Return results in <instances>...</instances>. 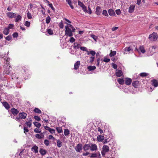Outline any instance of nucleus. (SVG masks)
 Here are the masks:
<instances>
[{
  "label": "nucleus",
  "instance_id": "1",
  "mask_svg": "<svg viewBox=\"0 0 158 158\" xmlns=\"http://www.w3.org/2000/svg\"><path fill=\"white\" fill-rule=\"evenodd\" d=\"M158 38V35L157 33L153 32L152 33L150 34L148 38L150 40L155 41L157 40Z\"/></svg>",
  "mask_w": 158,
  "mask_h": 158
},
{
  "label": "nucleus",
  "instance_id": "2",
  "mask_svg": "<svg viewBox=\"0 0 158 158\" xmlns=\"http://www.w3.org/2000/svg\"><path fill=\"white\" fill-rule=\"evenodd\" d=\"M76 151L78 152H80L82 149V145L81 143H79L75 148Z\"/></svg>",
  "mask_w": 158,
  "mask_h": 158
},
{
  "label": "nucleus",
  "instance_id": "3",
  "mask_svg": "<svg viewBox=\"0 0 158 158\" xmlns=\"http://www.w3.org/2000/svg\"><path fill=\"white\" fill-rule=\"evenodd\" d=\"M80 72H81V74H85L86 73L88 74L92 73L94 70H88V71H86V70H80Z\"/></svg>",
  "mask_w": 158,
  "mask_h": 158
},
{
  "label": "nucleus",
  "instance_id": "4",
  "mask_svg": "<svg viewBox=\"0 0 158 158\" xmlns=\"http://www.w3.org/2000/svg\"><path fill=\"white\" fill-rule=\"evenodd\" d=\"M12 114L14 116L17 115L19 113V110L14 108H12L10 110Z\"/></svg>",
  "mask_w": 158,
  "mask_h": 158
},
{
  "label": "nucleus",
  "instance_id": "5",
  "mask_svg": "<svg viewBox=\"0 0 158 158\" xmlns=\"http://www.w3.org/2000/svg\"><path fill=\"white\" fill-rule=\"evenodd\" d=\"M65 35H67L70 37H71L73 35L72 31L70 29H68L65 31Z\"/></svg>",
  "mask_w": 158,
  "mask_h": 158
},
{
  "label": "nucleus",
  "instance_id": "6",
  "mask_svg": "<svg viewBox=\"0 0 158 158\" xmlns=\"http://www.w3.org/2000/svg\"><path fill=\"white\" fill-rule=\"evenodd\" d=\"M19 116L21 119H25L27 117V114L24 112L20 113L19 114Z\"/></svg>",
  "mask_w": 158,
  "mask_h": 158
},
{
  "label": "nucleus",
  "instance_id": "7",
  "mask_svg": "<svg viewBox=\"0 0 158 158\" xmlns=\"http://www.w3.org/2000/svg\"><path fill=\"white\" fill-rule=\"evenodd\" d=\"M7 15L10 18H14L16 17V14L12 12H8L7 13Z\"/></svg>",
  "mask_w": 158,
  "mask_h": 158
},
{
  "label": "nucleus",
  "instance_id": "8",
  "mask_svg": "<svg viewBox=\"0 0 158 158\" xmlns=\"http://www.w3.org/2000/svg\"><path fill=\"white\" fill-rule=\"evenodd\" d=\"M116 76L117 77H120L123 75V73L121 70H116Z\"/></svg>",
  "mask_w": 158,
  "mask_h": 158
},
{
  "label": "nucleus",
  "instance_id": "9",
  "mask_svg": "<svg viewBox=\"0 0 158 158\" xmlns=\"http://www.w3.org/2000/svg\"><path fill=\"white\" fill-rule=\"evenodd\" d=\"M135 47V45H131L128 47H127L125 48L124 49V51L125 52H129L130 51H132L134 48L133 47Z\"/></svg>",
  "mask_w": 158,
  "mask_h": 158
},
{
  "label": "nucleus",
  "instance_id": "10",
  "mask_svg": "<svg viewBox=\"0 0 158 158\" xmlns=\"http://www.w3.org/2000/svg\"><path fill=\"white\" fill-rule=\"evenodd\" d=\"M151 82H152V85L154 86L155 87L157 86L158 85V82L157 80L156 79L152 80L151 81Z\"/></svg>",
  "mask_w": 158,
  "mask_h": 158
},
{
  "label": "nucleus",
  "instance_id": "11",
  "mask_svg": "<svg viewBox=\"0 0 158 158\" xmlns=\"http://www.w3.org/2000/svg\"><path fill=\"white\" fill-rule=\"evenodd\" d=\"M102 150L105 152H107L109 151V148L108 146L104 145L102 147Z\"/></svg>",
  "mask_w": 158,
  "mask_h": 158
},
{
  "label": "nucleus",
  "instance_id": "12",
  "mask_svg": "<svg viewBox=\"0 0 158 158\" xmlns=\"http://www.w3.org/2000/svg\"><path fill=\"white\" fill-rule=\"evenodd\" d=\"M90 150L92 151H95L97 150V147L96 144H91L90 145Z\"/></svg>",
  "mask_w": 158,
  "mask_h": 158
},
{
  "label": "nucleus",
  "instance_id": "13",
  "mask_svg": "<svg viewBox=\"0 0 158 158\" xmlns=\"http://www.w3.org/2000/svg\"><path fill=\"white\" fill-rule=\"evenodd\" d=\"M132 82V80L131 79L129 78H126L125 79V83L127 85H129L131 84Z\"/></svg>",
  "mask_w": 158,
  "mask_h": 158
},
{
  "label": "nucleus",
  "instance_id": "14",
  "mask_svg": "<svg viewBox=\"0 0 158 158\" xmlns=\"http://www.w3.org/2000/svg\"><path fill=\"white\" fill-rule=\"evenodd\" d=\"M38 147L36 145H35L32 148L31 150L32 151H33L35 153H36L38 152Z\"/></svg>",
  "mask_w": 158,
  "mask_h": 158
},
{
  "label": "nucleus",
  "instance_id": "15",
  "mask_svg": "<svg viewBox=\"0 0 158 158\" xmlns=\"http://www.w3.org/2000/svg\"><path fill=\"white\" fill-rule=\"evenodd\" d=\"M83 148L85 151H86L90 148V145L89 144H85L83 146Z\"/></svg>",
  "mask_w": 158,
  "mask_h": 158
},
{
  "label": "nucleus",
  "instance_id": "16",
  "mask_svg": "<svg viewBox=\"0 0 158 158\" xmlns=\"http://www.w3.org/2000/svg\"><path fill=\"white\" fill-rule=\"evenodd\" d=\"M104 139V137L103 135H99L97 137V139L98 141L99 142H102Z\"/></svg>",
  "mask_w": 158,
  "mask_h": 158
},
{
  "label": "nucleus",
  "instance_id": "17",
  "mask_svg": "<svg viewBox=\"0 0 158 158\" xmlns=\"http://www.w3.org/2000/svg\"><path fill=\"white\" fill-rule=\"evenodd\" d=\"M102 11V10L99 6H97L96 8V13L98 15H100Z\"/></svg>",
  "mask_w": 158,
  "mask_h": 158
},
{
  "label": "nucleus",
  "instance_id": "18",
  "mask_svg": "<svg viewBox=\"0 0 158 158\" xmlns=\"http://www.w3.org/2000/svg\"><path fill=\"white\" fill-rule=\"evenodd\" d=\"M39 152L42 155L44 156L46 153L47 151L41 148L40 149Z\"/></svg>",
  "mask_w": 158,
  "mask_h": 158
},
{
  "label": "nucleus",
  "instance_id": "19",
  "mask_svg": "<svg viewBox=\"0 0 158 158\" xmlns=\"http://www.w3.org/2000/svg\"><path fill=\"white\" fill-rule=\"evenodd\" d=\"M135 7V6L134 5L131 6L129 8V12L130 13H132L134 10Z\"/></svg>",
  "mask_w": 158,
  "mask_h": 158
},
{
  "label": "nucleus",
  "instance_id": "20",
  "mask_svg": "<svg viewBox=\"0 0 158 158\" xmlns=\"http://www.w3.org/2000/svg\"><path fill=\"white\" fill-rule=\"evenodd\" d=\"M80 64L79 61H77L74 64V69H77L79 68Z\"/></svg>",
  "mask_w": 158,
  "mask_h": 158
},
{
  "label": "nucleus",
  "instance_id": "21",
  "mask_svg": "<svg viewBox=\"0 0 158 158\" xmlns=\"http://www.w3.org/2000/svg\"><path fill=\"white\" fill-rule=\"evenodd\" d=\"M2 104L6 109L8 110L10 108V105L7 102H3Z\"/></svg>",
  "mask_w": 158,
  "mask_h": 158
},
{
  "label": "nucleus",
  "instance_id": "22",
  "mask_svg": "<svg viewBox=\"0 0 158 158\" xmlns=\"http://www.w3.org/2000/svg\"><path fill=\"white\" fill-rule=\"evenodd\" d=\"M139 84V81H134L132 83V85L135 88H137Z\"/></svg>",
  "mask_w": 158,
  "mask_h": 158
},
{
  "label": "nucleus",
  "instance_id": "23",
  "mask_svg": "<svg viewBox=\"0 0 158 158\" xmlns=\"http://www.w3.org/2000/svg\"><path fill=\"white\" fill-rule=\"evenodd\" d=\"M108 13L109 15L111 16L114 15H115V13L114 11L112 9H110L109 10Z\"/></svg>",
  "mask_w": 158,
  "mask_h": 158
},
{
  "label": "nucleus",
  "instance_id": "24",
  "mask_svg": "<svg viewBox=\"0 0 158 158\" xmlns=\"http://www.w3.org/2000/svg\"><path fill=\"white\" fill-rule=\"evenodd\" d=\"M81 46V45L79 44H77V43H74V44L73 48L74 49H77L80 48Z\"/></svg>",
  "mask_w": 158,
  "mask_h": 158
},
{
  "label": "nucleus",
  "instance_id": "25",
  "mask_svg": "<svg viewBox=\"0 0 158 158\" xmlns=\"http://www.w3.org/2000/svg\"><path fill=\"white\" fill-rule=\"evenodd\" d=\"M35 137L38 139H40L42 138L44 136L43 133H41L40 134H37L35 135Z\"/></svg>",
  "mask_w": 158,
  "mask_h": 158
},
{
  "label": "nucleus",
  "instance_id": "26",
  "mask_svg": "<svg viewBox=\"0 0 158 158\" xmlns=\"http://www.w3.org/2000/svg\"><path fill=\"white\" fill-rule=\"evenodd\" d=\"M9 29L8 28H5L3 31V33L4 34H5L6 35H8L9 32Z\"/></svg>",
  "mask_w": 158,
  "mask_h": 158
},
{
  "label": "nucleus",
  "instance_id": "27",
  "mask_svg": "<svg viewBox=\"0 0 158 158\" xmlns=\"http://www.w3.org/2000/svg\"><path fill=\"white\" fill-rule=\"evenodd\" d=\"M118 82L120 85H123L124 83V81L123 79L118 78L117 80Z\"/></svg>",
  "mask_w": 158,
  "mask_h": 158
},
{
  "label": "nucleus",
  "instance_id": "28",
  "mask_svg": "<svg viewBox=\"0 0 158 158\" xmlns=\"http://www.w3.org/2000/svg\"><path fill=\"white\" fill-rule=\"evenodd\" d=\"M68 4L70 6L72 9L74 8L72 4L71 0H66Z\"/></svg>",
  "mask_w": 158,
  "mask_h": 158
},
{
  "label": "nucleus",
  "instance_id": "29",
  "mask_svg": "<svg viewBox=\"0 0 158 158\" xmlns=\"http://www.w3.org/2000/svg\"><path fill=\"white\" fill-rule=\"evenodd\" d=\"M139 50L142 53H144L145 52L144 47L143 46H140Z\"/></svg>",
  "mask_w": 158,
  "mask_h": 158
},
{
  "label": "nucleus",
  "instance_id": "30",
  "mask_svg": "<svg viewBox=\"0 0 158 158\" xmlns=\"http://www.w3.org/2000/svg\"><path fill=\"white\" fill-rule=\"evenodd\" d=\"M34 125L38 128H39L41 126V124L40 123L36 122H35L33 123Z\"/></svg>",
  "mask_w": 158,
  "mask_h": 158
},
{
  "label": "nucleus",
  "instance_id": "31",
  "mask_svg": "<svg viewBox=\"0 0 158 158\" xmlns=\"http://www.w3.org/2000/svg\"><path fill=\"white\" fill-rule=\"evenodd\" d=\"M116 52L115 51H112L111 50L109 55L110 56L112 57L114 56L116 54Z\"/></svg>",
  "mask_w": 158,
  "mask_h": 158
},
{
  "label": "nucleus",
  "instance_id": "32",
  "mask_svg": "<svg viewBox=\"0 0 158 158\" xmlns=\"http://www.w3.org/2000/svg\"><path fill=\"white\" fill-rule=\"evenodd\" d=\"M56 129L58 133H61L63 131L61 127H56Z\"/></svg>",
  "mask_w": 158,
  "mask_h": 158
},
{
  "label": "nucleus",
  "instance_id": "33",
  "mask_svg": "<svg viewBox=\"0 0 158 158\" xmlns=\"http://www.w3.org/2000/svg\"><path fill=\"white\" fill-rule=\"evenodd\" d=\"M34 112H35L36 113H37L38 114H41V111L38 108H35L34 110Z\"/></svg>",
  "mask_w": 158,
  "mask_h": 158
},
{
  "label": "nucleus",
  "instance_id": "34",
  "mask_svg": "<svg viewBox=\"0 0 158 158\" xmlns=\"http://www.w3.org/2000/svg\"><path fill=\"white\" fill-rule=\"evenodd\" d=\"M64 134L65 135L67 136L69 134V131L68 129H65L64 130Z\"/></svg>",
  "mask_w": 158,
  "mask_h": 158
},
{
  "label": "nucleus",
  "instance_id": "35",
  "mask_svg": "<svg viewBox=\"0 0 158 158\" xmlns=\"http://www.w3.org/2000/svg\"><path fill=\"white\" fill-rule=\"evenodd\" d=\"M48 33L50 35H52L53 34V31L51 29H48L47 30Z\"/></svg>",
  "mask_w": 158,
  "mask_h": 158
},
{
  "label": "nucleus",
  "instance_id": "36",
  "mask_svg": "<svg viewBox=\"0 0 158 158\" xmlns=\"http://www.w3.org/2000/svg\"><path fill=\"white\" fill-rule=\"evenodd\" d=\"M31 121L32 120L31 119L29 121V122H26L25 124L27 126L30 127L31 125Z\"/></svg>",
  "mask_w": 158,
  "mask_h": 158
},
{
  "label": "nucleus",
  "instance_id": "37",
  "mask_svg": "<svg viewBox=\"0 0 158 158\" xmlns=\"http://www.w3.org/2000/svg\"><path fill=\"white\" fill-rule=\"evenodd\" d=\"M21 16L20 15H18L15 19L16 22H18L19 21L21 20Z\"/></svg>",
  "mask_w": 158,
  "mask_h": 158
},
{
  "label": "nucleus",
  "instance_id": "38",
  "mask_svg": "<svg viewBox=\"0 0 158 158\" xmlns=\"http://www.w3.org/2000/svg\"><path fill=\"white\" fill-rule=\"evenodd\" d=\"M51 18L50 17L48 16L46 19V22L47 24L49 23L50 21Z\"/></svg>",
  "mask_w": 158,
  "mask_h": 158
},
{
  "label": "nucleus",
  "instance_id": "39",
  "mask_svg": "<svg viewBox=\"0 0 158 158\" xmlns=\"http://www.w3.org/2000/svg\"><path fill=\"white\" fill-rule=\"evenodd\" d=\"M62 143V142L60 141L59 140H58L57 143V145L58 147L60 148L61 146Z\"/></svg>",
  "mask_w": 158,
  "mask_h": 158
},
{
  "label": "nucleus",
  "instance_id": "40",
  "mask_svg": "<svg viewBox=\"0 0 158 158\" xmlns=\"http://www.w3.org/2000/svg\"><path fill=\"white\" fill-rule=\"evenodd\" d=\"M140 75L141 77H146L148 75V74L145 73H142L140 74Z\"/></svg>",
  "mask_w": 158,
  "mask_h": 158
},
{
  "label": "nucleus",
  "instance_id": "41",
  "mask_svg": "<svg viewBox=\"0 0 158 158\" xmlns=\"http://www.w3.org/2000/svg\"><path fill=\"white\" fill-rule=\"evenodd\" d=\"M34 131L37 133H40L41 132V130L40 129L36 128L34 130Z\"/></svg>",
  "mask_w": 158,
  "mask_h": 158
},
{
  "label": "nucleus",
  "instance_id": "42",
  "mask_svg": "<svg viewBox=\"0 0 158 158\" xmlns=\"http://www.w3.org/2000/svg\"><path fill=\"white\" fill-rule=\"evenodd\" d=\"M44 143L46 146H48L49 143V141L48 139L44 140Z\"/></svg>",
  "mask_w": 158,
  "mask_h": 158
},
{
  "label": "nucleus",
  "instance_id": "43",
  "mask_svg": "<svg viewBox=\"0 0 158 158\" xmlns=\"http://www.w3.org/2000/svg\"><path fill=\"white\" fill-rule=\"evenodd\" d=\"M10 73V72L9 71V70H5L3 72V74H9V75Z\"/></svg>",
  "mask_w": 158,
  "mask_h": 158
},
{
  "label": "nucleus",
  "instance_id": "44",
  "mask_svg": "<svg viewBox=\"0 0 158 158\" xmlns=\"http://www.w3.org/2000/svg\"><path fill=\"white\" fill-rule=\"evenodd\" d=\"M68 25L69 26V27L72 29V31L73 32H74L75 30V29L73 27V25L70 24H68Z\"/></svg>",
  "mask_w": 158,
  "mask_h": 158
},
{
  "label": "nucleus",
  "instance_id": "45",
  "mask_svg": "<svg viewBox=\"0 0 158 158\" xmlns=\"http://www.w3.org/2000/svg\"><path fill=\"white\" fill-rule=\"evenodd\" d=\"M78 5L81 7L82 8L85 5L83 4V3L81 2L80 1H78Z\"/></svg>",
  "mask_w": 158,
  "mask_h": 158
},
{
  "label": "nucleus",
  "instance_id": "46",
  "mask_svg": "<svg viewBox=\"0 0 158 158\" xmlns=\"http://www.w3.org/2000/svg\"><path fill=\"white\" fill-rule=\"evenodd\" d=\"M102 14L105 16H108L107 11L106 10H103L102 11Z\"/></svg>",
  "mask_w": 158,
  "mask_h": 158
},
{
  "label": "nucleus",
  "instance_id": "47",
  "mask_svg": "<svg viewBox=\"0 0 158 158\" xmlns=\"http://www.w3.org/2000/svg\"><path fill=\"white\" fill-rule=\"evenodd\" d=\"M96 67L95 66H89L87 67V69H95Z\"/></svg>",
  "mask_w": 158,
  "mask_h": 158
},
{
  "label": "nucleus",
  "instance_id": "48",
  "mask_svg": "<svg viewBox=\"0 0 158 158\" xmlns=\"http://www.w3.org/2000/svg\"><path fill=\"white\" fill-rule=\"evenodd\" d=\"M27 16L28 19H31L32 18L31 15L29 11H28L27 13Z\"/></svg>",
  "mask_w": 158,
  "mask_h": 158
},
{
  "label": "nucleus",
  "instance_id": "49",
  "mask_svg": "<svg viewBox=\"0 0 158 158\" xmlns=\"http://www.w3.org/2000/svg\"><path fill=\"white\" fill-rule=\"evenodd\" d=\"M5 39L8 41L12 39V37L11 35H9L5 38Z\"/></svg>",
  "mask_w": 158,
  "mask_h": 158
},
{
  "label": "nucleus",
  "instance_id": "50",
  "mask_svg": "<svg viewBox=\"0 0 158 158\" xmlns=\"http://www.w3.org/2000/svg\"><path fill=\"white\" fill-rule=\"evenodd\" d=\"M34 118L37 121H40V120L41 119L39 116H35L34 117Z\"/></svg>",
  "mask_w": 158,
  "mask_h": 158
},
{
  "label": "nucleus",
  "instance_id": "51",
  "mask_svg": "<svg viewBox=\"0 0 158 158\" xmlns=\"http://www.w3.org/2000/svg\"><path fill=\"white\" fill-rule=\"evenodd\" d=\"M49 131L50 132L51 134L55 133V130L53 129H52L50 128V129H49Z\"/></svg>",
  "mask_w": 158,
  "mask_h": 158
},
{
  "label": "nucleus",
  "instance_id": "52",
  "mask_svg": "<svg viewBox=\"0 0 158 158\" xmlns=\"http://www.w3.org/2000/svg\"><path fill=\"white\" fill-rule=\"evenodd\" d=\"M12 36L14 38H17L18 36V34L17 32H15L13 34Z\"/></svg>",
  "mask_w": 158,
  "mask_h": 158
},
{
  "label": "nucleus",
  "instance_id": "53",
  "mask_svg": "<svg viewBox=\"0 0 158 158\" xmlns=\"http://www.w3.org/2000/svg\"><path fill=\"white\" fill-rule=\"evenodd\" d=\"M24 129V132L25 133H26L27 132L29 131V130L27 128V127H24L23 128Z\"/></svg>",
  "mask_w": 158,
  "mask_h": 158
},
{
  "label": "nucleus",
  "instance_id": "54",
  "mask_svg": "<svg viewBox=\"0 0 158 158\" xmlns=\"http://www.w3.org/2000/svg\"><path fill=\"white\" fill-rule=\"evenodd\" d=\"M82 10L87 13H88V10L87 9V7L85 6L82 7Z\"/></svg>",
  "mask_w": 158,
  "mask_h": 158
},
{
  "label": "nucleus",
  "instance_id": "55",
  "mask_svg": "<svg viewBox=\"0 0 158 158\" xmlns=\"http://www.w3.org/2000/svg\"><path fill=\"white\" fill-rule=\"evenodd\" d=\"M30 22L26 21L25 23V25L27 27L30 26Z\"/></svg>",
  "mask_w": 158,
  "mask_h": 158
},
{
  "label": "nucleus",
  "instance_id": "56",
  "mask_svg": "<svg viewBox=\"0 0 158 158\" xmlns=\"http://www.w3.org/2000/svg\"><path fill=\"white\" fill-rule=\"evenodd\" d=\"M91 37L93 38L94 40H96L97 39V36L95 35H91Z\"/></svg>",
  "mask_w": 158,
  "mask_h": 158
},
{
  "label": "nucleus",
  "instance_id": "57",
  "mask_svg": "<svg viewBox=\"0 0 158 158\" xmlns=\"http://www.w3.org/2000/svg\"><path fill=\"white\" fill-rule=\"evenodd\" d=\"M59 26L60 28H63L64 27V25L62 21L59 23Z\"/></svg>",
  "mask_w": 158,
  "mask_h": 158
},
{
  "label": "nucleus",
  "instance_id": "58",
  "mask_svg": "<svg viewBox=\"0 0 158 158\" xmlns=\"http://www.w3.org/2000/svg\"><path fill=\"white\" fill-rule=\"evenodd\" d=\"M75 40V39L73 37H72L70 38V39L69 40V41L71 43H73L74 42Z\"/></svg>",
  "mask_w": 158,
  "mask_h": 158
},
{
  "label": "nucleus",
  "instance_id": "59",
  "mask_svg": "<svg viewBox=\"0 0 158 158\" xmlns=\"http://www.w3.org/2000/svg\"><path fill=\"white\" fill-rule=\"evenodd\" d=\"M110 60L109 58H104L103 61L104 62H109Z\"/></svg>",
  "mask_w": 158,
  "mask_h": 158
},
{
  "label": "nucleus",
  "instance_id": "60",
  "mask_svg": "<svg viewBox=\"0 0 158 158\" xmlns=\"http://www.w3.org/2000/svg\"><path fill=\"white\" fill-rule=\"evenodd\" d=\"M115 12H116V14L118 15H120V14H121V11H120V9H118V10H116Z\"/></svg>",
  "mask_w": 158,
  "mask_h": 158
},
{
  "label": "nucleus",
  "instance_id": "61",
  "mask_svg": "<svg viewBox=\"0 0 158 158\" xmlns=\"http://www.w3.org/2000/svg\"><path fill=\"white\" fill-rule=\"evenodd\" d=\"M97 156V155L96 153H92V155L90 156V157L91 158H94L95 157Z\"/></svg>",
  "mask_w": 158,
  "mask_h": 158
},
{
  "label": "nucleus",
  "instance_id": "62",
  "mask_svg": "<svg viewBox=\"0 0 158 158\" xmlns=\"http://www.w3.org/2000/svg\"><path fill=\"white\" fill-rule=\"evenodd\" d=\"M98 131L99 132L100 134H102L103 132V130H102L100 127L98 128Z\"/></svg>",
  "mask_w": 158,
  "mask_h": 158
},
{
  "label": "nucleus",
  "instance_id": "63",
  "mask_svg": "<svg viewBox=\"0 0 158 158\" xmlns=\"http://www.w3.org/2000/svg\"><path fill=\"white\" fill-rule=\"evenodd\" d=\"M96 53L94 51H91L90 52V54L92 55L93 56H94L95 55Z\"/></svg>",
  "mask_w": 158,
  "mask_h": 158
},
{
  "label": "nucleus",
  "instance_id": "64",
  "mask_svg": "<svg viewBox=\"0 0 158 158\" xmlns=\"http://www.w3.org/2000/svg\"><path fill=\"white\" fill-rule=\"evenodd\" d=\"M14 27V25L12 24H9V25L8 27L7 28H8L9 29L12 28Z\"/></svg>",
  "mask_w": 158,
  "mask_h": 158
}]
</instances>
